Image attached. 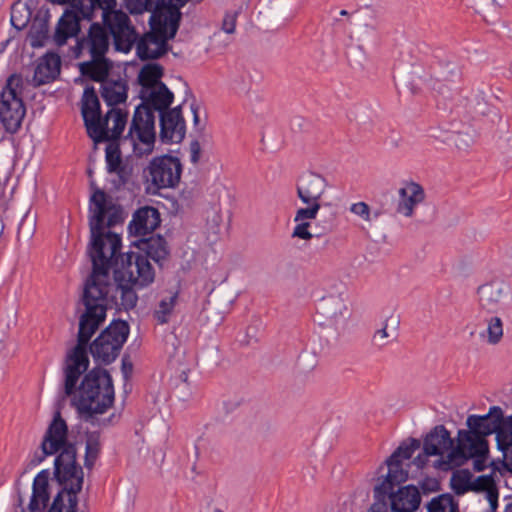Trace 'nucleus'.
Instances as JSON below:
<instances>
[{
    "mask_svg": "<svg viewBox=\"0 0 512 512\" xmlns=\"http://www.w3.org/2000/svg\"><path fill=\"white\" fill-rule=\"evenodd\" d=\"M206 126L207 116L202 121L194 109V127L198 128V140L194 141V165L200 182L194 200V220L199 241L197 260L205 269L211 266L210 279H199L197 282V319H224L236 296L227 285L216 288L217 279L212 278L219 260L215 246L228 234L232 213L222 207V198L228 190L221 179V162L213 154V134Z\"/></svg>",
    "mask_w": 512,
    "mask_h": 512,
    "instance_id": "nucleus-1",
    "label": "nucleus"
},
{
    "mask_svg": "<svg viewBox=\"0 0 512 512\" xmlns=\"http://www.w3.org/2000/svg\"><path fill=\"white\" fill-rule=\"evenodd\" d=\"M112 288L110 271L93 268L84 288L83 302L86 310L79 321L78 343L67 355V393L74 386L77 376L88 369L86 345L105 319L108 296Z\"/></svg>",
    "mask_w": 512,
    "mask_h": 512,
    "instance_id": "nucleus-2",
    "label": "nucleus"
},
{
    "mask_svg": "<svg viewBox=\"0 0 512 512\" xmlns=\"http://www.w3.org/2000/svg\"><path fill=\"white\" fill-rule=\"evenodd\" d=\"M90 212L88 253L92 266L98 270H114L120 260L122 244L120 235L109 228L123 221L122 210L102 190H96L91 196Z\"/></svg>",
    "mask_w": 512,
    "mask_h": 512,
    "instance_id": "nucleus-3",
    "label": "nucleus"
},
{
    "mask_svg": "<svg viewBox=\"0 0 512 512\" xmlns=\"http://www.w3.org/2000/svg\"><path fill=\"white\" fill-rule=\"evenodd\" d=\"M142 104L134 112L128 134L123 144L132 147L138 156L152 152L155 143V116L151 109L163 113L170 106L174 95L165 84L141 88Z\"/></svg>",
    "mask_w": 512,
    "mask_h": 512,
    "instance_id": "nucleus-4",
    "label": "nucleus"
},
{
    "mask_svg": "<svg viewBox=\"0 0 512 512\" xmlns=\"http://www.w3.org/2000/svg\"><path fill=\"white\" fill-rule=\"evenodd\" d=\"M152 9L150 16L151 31L146 33L137 43V55L141 59H155L166 52L167 40L177 32L181 17L180 8L185 0H174L175 4L163 6V0H147Z\"/></svg>",
    "mask_w": 512,
    "mask_h": 512,
    "instance_id": "nucleus-5",
    "label": "nucleus"
},
{
    "mask_svg": "<svg viewBox=\"0 0 512 512\" xmlns=\"http://www.w3.org/2000/svg\"><path fill=\"white\" fill-rule=\"evenodd\" d=\"M67 366L65 367V380L67 379ZM81 372L74 383L71 391L67 393L66 382L64 383L65 394H74L73 403L79 413L86 419H92L97 414H103L110 408L114 401V388L112 379L106 370L93 369L83 378L79 388L75 390Z\"/></svg>",
    "mask_w": 512,
    "mask_h": 512,
    "instance_id": "nucleus-6",
    "label": "nucleus"
},
{
    "mask_svg": "<svg viewBox=\"0 0 512 512\" xmlns=\"http://www.w3.org/2000/svg\"><path fill=\"white\" fill-rule=\"evenodd\" d=\"M81 113L87 133L95 143L118 139L127 123V113L115 107L102 117L99 99L92 88L84 90Z\"/></svg>",
    "mask_w": 512,
    "mask_h": 512,
    "instance_id": "nucleus-7",
    "label": "nucleus"
},
{
    "mask_svg": "<svg viewBox=\"0 0 512 512\" xmlns=\"http://www.w3.org/2000/svg\"><path fill=\"white\" fill-rule=\"evenodd\" d=\"M110 38L107 31L99 24H92L86 37L77 43V57H89L88 61L79 64L82 75L94 81L106 79L111 63L106 58Z\"/></svg>",
    "mask_w": 512,
    "mask_h": 512,
    "instance_id": "nucleus-8",
    "label": "nucleus"
},
{
    "mask_svg": "<svg viewBox=\"0 0 512 512\" xmlns=\"http://www.w3.org/2000/svg\"><path fill=\"white\" fill-rule=\"evenodd\" d=\"M26 82L20 74L10 75L0 92V122L11 134L16 133L24 120L26 108L22 93Z\"/></svg>",
    "mask_w": 512,
    "mask_h": 512,
    "instance_id": "nucleus-9",
    "label": "nucleus"
},
{
    "mask_svg": "<svg viewBox=\"0 0 512 512\" xmlns=\"http://www.w3.org/2000/svg\"><path fill=\"white\" fill-rule=\"evenodd\" d=\"M489 445L485 437L475 429L458 430L456 445L446 457L437 460V467L448 471L464 465L474 456H488Z\"/></svg>",
    "mask_w": 512,
    "mask_h": 512,
    "instance_id": "nucleus-10",
    "label": "nucleus"
},
{
    "mask_svg": "<svg viewBox=\"0 0 512 512\" xmlns=\"http://www.w3.org/2000/svg\"><path fill=\"white\" fill-rule=\"evenodd\" d=\"M420 448V441L410 438L404 441L385 461L388 467L386 477L374 487V498L384 500L385 496L395 485L405 482L408 478L407 470L402 468V462L412 457L413 453Z\"/></svg>",
    "mask_w": 512,
    "mask_h": 512,
    "instance_id": "nucleus-11",
    "label": "nucleus"
},
{
    "mask_svg": "<svg viewBox=\"0 0 512 512\" xmlns=\"http://www.w3.org/2000/svg\"><path fill=\"white\" fill-rule=\"evenodd\" d=\"M115 280L143 288L155 279V271L149 259L141 253L129 252L120 256L114 268Z\"/></svg>",
    "mask_w": 512,
    "mask_h": 512,
    "instance_id": "nucleus-12",
    "label": "nucleus"
},
{
    "mask_svg": "<svg viewBox=\"0 0 512 512\" xmlns=\"http://www.w3.org/2000/svg\"><path fill=\"white\" fill-rule=\"evenodd\" d=\"M128 335L129 326L125 321H113L91 344L92 356L102 363H111L119 355Z\"/></svg>",
    "mask_w": 512,
    "mask_h": 512,
    "instance_id": "nucleus-13",
    "label": "nucleus"
},
{
    "mask_svg": "<svg viewBox=\"0 0 512 512\" xmlns=\"http://www.w3.org/2000/svg\"><path fill=\"white\" fill-rule=\"evenodd\" d=\"M54 474L59 484L63 487L60 492L77 496L83 485V470L76 462L75 447L66 448L56 457Z\"/></svg>",
    "mask_w": 512,
    "mask_h": 512,
    "instance_id": "nucleus-14",
    "label": "nucleus"
},
{
    "mask_svg": "<svg viewBox=\"0 0 512 512\" xmlns=\"http://www.w3.org/2000/svg\"><path fill=\"white\" fill-rule=\"evenodd\" d=\"M115 5L116 2L107 8H98L102 10L103 21L113 36L115 48L127 53L136 40V32L130 24L128 15L121 10H115Z\"/></svg>",
    "mask_w": 512,
    "mask_h": 512,
    "instance_id": "nucleus-15",
    "label": "nucleus"
},
{
    "mask_svg": "<svg viewBox=\"0 0 512 512\" xmlns=\"http://www.w3.org/2000/svg\"><path fill=\"white\" fill-rule=\"evenodd\" d=\"M296 194L306 208L319 210L328 193L330 184L327 178L314 171H305L296 180Z\"/></svg>",
    "mask_w": 512,
    "mask_h": 512,
    "instance_id": "nucleus-16",
    "label": "nucleus"
},
{
    "mask_svg": "<svg viewBox=\"0 0 512 512\" xmlns=\"http://www.w3.org/2000/svg\"><path fill=\"white\" fill-rule=\"evenodd\" d=\"M181 163L172 156L154 158L149 165V175L152 184L158 188L175 187L181 176Z\"/></svg>",
    "mask_w": 512,
    "mask_h": 512,
    "instance_id": "nucleus-17",
    "label": "nucleus"
},
{
    "mask_svg": "<svg viewBox=\"0 0 512 512\" xmlns=\"http://www.w3.org/2000/svg\"><path fill=\"white\" fill-rule=\"evenodd\" d=\"M319 310L331 324L337 326L345 323L351 311L344 287L341 285L335 292L324 295L319 302Z\"/></svg>",
    "mask_w": 512,
    "mask_h": 512,
    "instance_id": "nucleus-18",
    "label": "nucleus"
},
{
    "mask_svg": "<svg viewBox=\"0 0 512 512\" xmlns=\"http://www.w3.org/2000/svg\"><path fill=\"white\" fill-rule=\"evenodd\" d=\"M68 447H74L68 443V428L66 422L57 412L50 425L48 426L43 440L41 442V450L43 456L38 459L41 462L44 457L62 452Z\"/></svg>",
    "mask_w": 512,
    "mask_h": 512,
    "instance_id": "nucleus-19",
    "label": "nucleus"
},
{
    "mask_svg": "<svg viewBox=\"0 0 512 512\" xmlns=\"http://www.w3.org/2000/svg\"><path fill=\"white\" fill-rule=\"evenodd\" d=\"M426 194L424 188L416 182H406L398 189L396 213L406 218L414 215L418 205L424 202Z\"/></svg>",
    "mask_w": 512,
    "mask_h": 512,
    "instance_id": "nucleus-20",
    "label": "nucleus"
},
{
    "mask_svg": "<svg viewBox=\"0 0 512 512\" xmlns=\"http://www.w3.org/2000/svg\"><path fill=\"white\" fill-rule=\"evenodd\" d=\"M185 136V122L180 107H175L160 115V138L163 142L179 143Z\"/></svg>",
    "mask_w": 512,
    "mask_h": 512,
    "instance_id": "nucleus-21",
    "label": "nucleus"
},
{
    "mask_svg": "<svg viewBox=\"0 0 512 512\" xmlns=\"http://www.w3.org/2000/svg\"><path fill=\"white\" fill-rule=\"evenodd\" d=\"M454 447V439L451 438L450 432L443 425L434 427L423 442V450L426 454L440 456L438 460L446 457Z\"/></svg>",
    "mask_w": 512,
    "mask_h": 512,
    "instance_id": "nucleus-22",
    "label": "nucleus"
},
{
    "mask_svg": "<svg viewBox=\"0 0 512 512\" xmlns=\"http://www.w3.org/2000/svg\"><path fill=\"white\" fill-rule=\"evenodd\" d=\"M61 59L55 53H46L38 59L31 81L32 86L38 87L52 82L60 74Z\"/></svg>",
    "mask_w": 512,
    "mask_h": 512,
    "instance_id": "nucleus-23",
    "label": "nucleus"
},
{
    "mask_svg": "<svg viewBox=\"0 0 512 512\" xmlns=\"http://www.w3.org/2000/svg\"><path fill=\"white\" fill-rule=\"evenodd\" d=\"M478 303L481 310L497 313L504 307L505 287L500 283H487L477 290Z\"/></svg>",
    "mask_w": 512,
    "mask_h": 512,
    "instance_id": "nucleus-24",
    "label": "nucleus"
},
{
    "mask_svg": "<svg viewBox=\"0 0 512 512\" xmlns=\"http://www.w3.org/2000/svg\"><path fill=\"white\" fill-rule=\"evenodd\" d=\"M502 408L491 406L485 415H469L466 419V425L469 429H475L483 437L493 433L496 434L501 424Z\"/></svg>",
    "mask_w": 512,
    "mask_h": 512,
    "instance_id": "nucleus-25",
    "label": "nucleus"
},
{
    "mask_svg": "<svg viewBox=\"0 0 512 512\" xmlns=\"http://www.w3.org/2000/svg\"><path fill=\"white\" fill-rule=\"evenodd\" d=\"M390 507L393 512H413L421 501V495L417 487L407 485L399 488L396 492H388Z\"/></svg>",
    "mask_w": 512,
    "mask_h": 512,
    "instance_id": "nucleus-26",
    "label": "nucleus"
},
{
    "mask_svg": "<svg viewBox=\"0 0 512 512\" xmlns=\"http://www.w3.org/2000/svg\"><path fill=\"white\" fill-rule=\"evenodd\" d=\"M160 224V214L157 209L146 206L138 209L129 224L130 233L144 236L154 231Z\"/></svg>",
    "mask_w": 512,
    "mask_h": 512,
    "instance_id": "nucleus-27",
    "label": "nucleus"
},
{
    "mask_svg": "<svg viewBox=\"0 0 512 512\" xmlns=\"http://www.w3.org/2000/svg\"><path fill=\"white\" fill-rule=\"evenodd\" d=\"M319 210L313 208L300 207L296 210L293 221L295 227L292 231V238L310 241L313 237L317 236L310 231L311 221L315 220Z\"/></svg>",
    "mask_w": 512,
    "mask_h": 512,
    "instance_id": "nucleus-28",
    "label": "nucleus"
},
{
    "mask_svg": "<svg viewBox=\"0 0 512 512\" xmlns=\"http://www.w3.org/2000/svg\"><path fill=\"white\" fill-rule=\"evenodd\" d=\"M49 474L43 470L36 475L33 481V493L29 503L31 512H42L49 500L48 493Z\"/></svg>",
    "mask_w": 512,
    "mask_h": 512,
    "instance_id": "nucleus-29",
    "label": "nucleus"
},
{
    "mask_svg": "<svg viewBox=\"0 0 512 512\" xmlns=\"http://www.w3.org/2000/svg\"><path fill=\"white\" fill-rule=\"evenodd\" d=\"M138 248L141 252L145 253L144 256L151 258L160 265L169 255L167 242L160 235L141 239L138 243Z\"/></svg>",
    "mask_w": 512,
    "mask_h": 512,
    "instance_id": "nucleus-30",
    "label": "nucleus"
},
{
    "mask_svg": "<svg viewBox=\"0 0 512 512\" xmlns=\"http://www.w3.org/2000/svg\"><path fill=\"white\" fill-rule=\"evenodd\" d=\"M400 320L398 316L391 315L385 319L381 328L377 329L372 336V344L382 348L396 341L398 337Z\"/></svg>",
    "mask_w": 512,
    "mask_h": 512,
    "instance_id": "nucleus-31",
    "label": "nucleus"
},
{
    "mask_svg": "<svg viewBox=\"0 0 512 512\" xmlns=\"http://www.w3.org/2000/svg\"><path fill=\"white\" fill-rule=\"evenodd\" d=\"M50 14L48 9H40L33 20L28 38L32 47H41L48 38Z\"/></svg>",
    "mask_w": 512,
    "mask_h": 512,
    "instance_id": "nucleus-32",
    "label": "nucleus"
},
{
    "mask_svg": "<svg viewBox=\"0 0 512 512\" xmlns=\"http://www.w3.org/2000/svg\"><path fill=\"white\" fill-rule=\"evenodd\" d=\"M475 491L486 492V499L489 502V512H496L498 506V489L492 475H481L472 483Z\"/></svg>",
    "mask_w": 512,
    "mask_h": 512,
    "instance_id": "nucleus-33",
    "label": "nucleus"
},
{
    "mask_svg": "<svg viewBox=\"0 0 512 512\" xmlns=\"http://www.w3.org/2000/svg\"><path fill=\"white\" fill-rule=\"evenodd\" d=\"M101 95L109 106L122 103L127 98V88L125 83L121 81H105L102 80Z\"/></svg>",
    "mask_w": 512,
    "mask_h": 512,
    "instance_id": "nucleus-34",
    "label": "nucleus"
},
{
    "mask_svg": "<svg viewBox=\"0 0 512 512\" xmlns=\"http://www.w3.org/2000/svg\"><path fill=\"white\" fill-rule=\"evenodd\" d=\"M35 1L26 0L24 3L18 2L12 6L11 23L16 29L21 30L27 25L31 18Z\"/></svg>",
    "mask_w": 512,
    "mask_h": 512,
    "instance_id": "nucleus-35",
    "label": "nucleus"
},
{
    "mask_svg": "<svg viewBox=\"0 0 512 512\" xmlns=\"http://www.w3.org/2000/svg\"><path fill=\"white\" fill-rule=\"evenodd\" d=\"M163 75V68L157 63L145 64L138 74V81L141 88L154 87L156 85L164 84L160 81Z\"/></svg>",
    "mask_w": 512,
    "mask_h": 512,
    "instance_id": "nucleus-36",
    "label": "nucleus"
},
{
    "mask_svg": "<svg viewBox=\"0 0 512 512\" xmlns=\"http://www.w3.org/2000/svg\"><path fill=\"white\" fill-rule=\"evenodd\" d=\"M496 444L498 450L504 453L509 452L510 446L512 445V414L508 417H504L502 413L501 424L496 432Z\"/></svg>",
    "mask_w": 512,
    "mask_h": 512,
    "instance_id": "nucleus-37",
    "label": "nucleus"
},
{
    "mask_svg": "<svg viewBox=\"0 0 512 512\" xmlns=\"http://www.w3.org/2000/svg\"><path fill=\"white\" fill-rule=\"evenodd\" d=\"M133 285L127 284L126 282H118L115 287L116 294L114 298L120 300L119 305L125 310L134 308L138 301V296L133 288Z\"/></svg>",
    "mask_w": 512,
    "mask_h": 512,
    "instance_id": "nucleus-38",
    "label": "nucleus"
},
{
    "mask_svg": "<svg viewBox=\"0 0 512 512\" xmlns=\"http://www.w3.org/2000/svg\"><path fill=\"white\" fill-rule=\"evenodd\" d=\"M177 294L173 293L160 300L154 309L153 316L159 324H165L169 321L174 306L176 304Z\"/></svg>",
    "mask_w": 512,
    "mask_h": 512,
    "instance_id": "nucleus-39",
    "label": "nucleus"
},
{
    "mask_svg": "<svg viewBox=\"0 0 512 512\" xmlns=\"http://www.w3.org/2000/svg\"><path fill=\"white\" fill-rule=\"evenodd\" d=\"M457 508L458 504L448 494L433 498L427 505L428 512H454Z\"/></svg>",
    "mask_w": 512,
    "mask_h": 512,
    "instance_id": "nucleus-40",
    "label": "nucleus"
},
{
    "mask_svg": "<svg viewBox=\"0 0 512 512\" xmlns=\"http://www.w3.org/2000/svg\"><path fill=\"white\" fill-rule=\"evenodd\" d=\"M486 342L490 345H497L503 338V322L498 316H493L487 321Z\"/></svg>",
    "mask_w": 512,
    "mask_h": 512,
    "instance_id": "nucleus-41",
    "label": "nucleus"
},
{
    "mask_svg": "<svg viewBox=\"0 0 512 512\" xmlns=\"http://www.w3.org/2000/svg\"><path fill=\"white\" fill-rule=\"evenodd\" d=\"M100 435L92 432L87 435L85 465L92 467L100 452Z\"/></svg>",
    "mask_w": 512,
    "mask_h": 512,
    "instance_id": "nucleus-42",
    "label": "nucleus"
},
{
    "mask_svg": "<svg viewBox=\"0 0 512 512\" xmlns=\"http://www.w3.org/2000/svg\"><path fill=\"white\" fill-rule=\"evenodd\" d=\"M451 485L454 492L458 495L464 494L472 489L470 473L468 471H457L451 477Z\"/></svg>",
    "mask_w": 512,
    "mask_h": 512,
    "instance_id": "nucleus-43",
    "label": "nucleus"
},
{
    "mask_svg": "<svg viewBox=\"0 0 512 512\" xmlns=\"http://www.w3.org/2000/svg\"><path fill=\"white\" fill-rule=\"evenodd\" d=\"M115 0H80L81 8V16L83 19H91L94 13V10L97 7H109V5L114 4Z\"/></svg>",
    "mask_w": 512,
    "mask_h": 512,
    "instance_id": "nucleus-44",
    "label": "nucleus"
},
{
    "mask_svg": "<svg viewBox=\"0 0 512 512\" xmlns=\"http://www.w3.org/2000/svg\"><path fill=\"white\" fill-rule=\"evenodd\" d=\"M106 161L109 172H118L121 164V155L118 148L112 143L106 148Z\"/></svg>",
    "mask_w": 512,
    "mask_h": 512,
    "instance_id": "nucleus-45",
    "label": "nucleus"
},
{
    "mask_svg": "<svg viewBox=\"0 0 512 512\" xmlns=\"http://www.w3.org/2000/svg\"><path fill=\"white\" fill-rule=\"evenodd\" d=\"M36 229V221L33 215H25L19 225L18 234L23 238H30Z\"/></svg>",
    "mask_w": 512,
    "mask_h": 512,
    "instance_id": "nucleus-46",
    "label": "nucleus"
},
{
    "mask_svg": "<svg viewBox=\"0 0 512 512\" xmlns=\"http://www.w3.org/2000/svg\"><path fill=\"white\" fill-rule=\"evenodd\" d=\"M350 212L367 223H370L372 220L371 209L369 205L365 202L360 201L357 203H353L350 206Z\"/></svg>",
    "mask_w": 512,
    "mask_h": 512,
    "instance_id": "nucleus-47",
    "label": "nucleus"
},
{
    "mask_svg": "<svg viewBox=\"0 0 512 512\" xmlns=\"http://www.w3.org/2000/svg\"><path fill=\"white\" fill-rule=\"evenodd\" d=\"M237 16L238 13L236 11L227 12L225 14L222 22V31L225 34L231 35L235 32Z\"/></svg>",
    "mask_w": 512,
    "mask_h": 512,
    "instance_id": "nucleus-48",
    "label": "nucleus"
},
{
    "mask_svg": "<svg viewBox=\"0 0 512 512\" xmlns=\"http://www.w3.org/2000/svg\"><path fill=\"white\" fill-rule=\"evenodd\" d=\"M455 75V73L453 72V70H450L448 74L446 73H437L435 75V82L432 84V88L433 89H438V82L439 81H450L451 78Z\"/></svg>",
    "mask_w": 512,
    "mask_h": 512,
    "instance_id": "nucleus-49",
    "label": "nucleus"
},
{
    "mask_svg": "<svg viewBox=\"0 0 512 512\" xmlns=\"http://www.w3.org/2000/svg\"><path fill=\"white\" fill-rule=\"evenodd\" d=\"M432 456L431 454H426V452L423 450V453L419 454L417 457L413 460V465H415L417 468H423L426 466L428 462V457Z\"/></svg>",
    "mask_w": 512,
    "mask_h": 512,
    "instance_id": "nucleus-50",
    "label": "nucleus"
},
{
    "mask_svg": "<svg viewBox=\"0 0 512 512\" xmlns=\"http://www.w3.org/2000/svg\"><path fill=\"white\" fill-rule=\"evenodd\" d=\"M474 139L466 134L459 133L457 135L456 144L458 147H467L473 143Z\"/></svg>",
    "mask_w": 512,
    "mask_h": 512,
    "instance_id": "nucleus-51",
    "label": "nucleus"
},
{
    "mask_svg": "<svg viewBox=\"0 0 512 512\" xmlns=\"http://www.w3.org/2000/svg\"><path fill=\"white\" fill-rule=\"evenodd\" d=\"M488 456H474L471 459H474L473 467L476 471H482L486 467V460Z\"/></svg>",
    "mask_w": 512,
    "mask_h": 512,
    "instance_id": "nucleus-52",
    "label": "nucleus"
},
{
    "mask_svg": "<svg viewBox=\"0 0 512 512\" xmlns=\"http://www.w3.org/2000/svg\"><path fill=\"white\" fill-rule=\"evenodd\" d=\"M367 512H388L384 500H376Z\"/></svg>",
    "mask_w": 512,
    "mask_h": 512,
    "instance_id": "nucleus-53",
    "label": "nucleus"
},
{
    "mask_svg": "<svg viewBox=\"0 0 512 512\" xmlns=\"http://www.w3.org/2000/svg\"><path fill=\"white\" fill-rule=\"evenodd\" d=\"M138 2L143 6V9L146 11L152 12V9L149 8L148 1L147 0H138ZM163 3L159 2V4H163V6H170L174 5V0H163ZM188 2V0H185V4Z\"/></svg>",
    "mask_w": 512,
    "mask_h": 512,
    "instance_id": "nucleus-54",
    "label": "nucleus"
},
{
    "mask_svg": "<svg viewBox=\"0 0 512 512\" xmlns=\"http://www.w3.org/2000/svg\"><path fill=\"white\" fill-rule=\"evenodd\" d=\"M221 38H222V34L220 32L214 34V36H213V46L214 47L224 48L230 43V39L227 41H223V43H220Z\"/></svg>",
    "mask_w": 512,
    "mask_h": 512,
    "instance_id": "nucleus-55",
    "label": "nucleus"
},
{
    "mask_svg": "<svg viewBox=\"0 0 512 512\" xmlns=\"http://www.w3.org/2000/svg\"><path fill=\"white\" fill-rule=\"evenodd\" d=\"M122 371L125 378H127L132 372V363L127 361L125 358L122 359Z\"/></svg>",
    "mask_w": 512,
    "mask_h": 512,
    "instance_id": "nucleus-56",
    "label": "nucleus"
},
{
    "mask_svg": "<svg viewBox=\"0 0 512 512\" xmlns=\"http://www.w3.org/2000/svg\"><path fill=\"white\" fill-rule=\"evenodd\" d=\"M188 378H189V369L182 370L179 375V379H180L182 385H184L185 387L189 386Z\"/></svg>",
    "mask_w": 512,
    "mask_h": 512,
    "instance_id": "nucleus-57",
    "label": "nucleus"
},
{
    "mask_svg": "<svg viewBox=\"0 0 512 512\" xmlns=\"http://www.w3.org/2000/svg\"><path fill=\"white\" fill-rule=\"evenodd\" d=\"M200 512H222V510L212 505L211 503H208L205 507L200 509Z\"/></svg>",
    "mask_w": 512,
    "mask_h": 512,
    "instance_id": "nucleus-58",
    "label": "nucleus"
},
{
    "mask_svg": "<svg viewBox=\"0 0 512 512\" xmlns=\"http://www.w3.org/2000/svg\"><path fill=\"white\" fill-rule=\"evenodd\" d=\"M238 405H240V401H236L234 403H230L229 402H224V407L226 408L227 412L231 411L233 408L237 407Z\"/></svg>",
    "mask_w": 512,
    "mask_h": 512,
    "instance_id": "nucleus-59",
    "label": "nucleus"
},
{
    "mask_svg": "<svg viewBox=\"0 0 512 512\" xmlns=\"http://www.w3.org/2000/svg\"><path fill=\"white\" fill-rule=\"evenodd\" d=\"M506 510L507 511H509V510L512 511V503L507 505Z\"/></svg>",
    "mask_w": 512,
    "mask_h": 512,
    "instance_id": "nucleus-60",
    "label": "nucleus"
},
{
    "mask_svg": "<svg viewBox=\"0 0 512 512\" xmlns=\"http://www.w3.org/2000/svg\"><path fill=\"white\" fill-rule=\"evenodd\" d=\"M340 14H341V15H347V11H346V10H342V11L340 12Z\"/></svg>",
    "mask_w": 512,
    "mask_h": 512,
    "instance_id": "nucleus-61",
    "label": "nucleus"
},
{
    "mask_svg": "<svg viewBox=\"0 0 512 512\" xmlns=\"http://www.w3.org/2000/svg\"><path fill=\"white\" fill-rule=\"evenodd\" d=\"M454 512H458V509L456 511H454Z\"/></svg>",
    "mask_w": 512,
    "mask_h": 512,
    "instance_id": "nucleus-62",
    "label": "nucleus"
}]
</instances>
